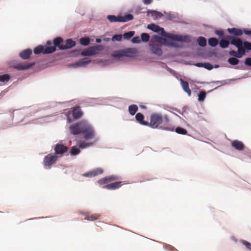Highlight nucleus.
<instances>
[{"mask_svg": "<svg viewBox=\"0 0 251 251\" xmlns=\"http://www.w3.org/2000/svg\"><path fill=\"white\" fill-rule=\"evenodd\" d=\"M170 120L167 115L163 116L160 113H152L151 115L150 122L148 126L152 128H161L167 130H174V128L168 126Z\"/></svg>", "mask_w": 251, "mask_h": 251, "instance_id": "nucleus-1", "label": "nucleus"}, {"mask_svg": "<svg viewBox=\"0 0 251 251\" xmlns=\"http://www.w3.org/2000/svg\"><path fill=\"white\" fill-rule=\"evenodd\" d=\"M63 42L61 37H57L53 40V45H52V43L50 41L47 42V45L48 46H44L42 45H39L35 48L33 50V52L35 54H39L41 53L43 54L51 53L56 50V47L59 48Z\"/></svg>", "mask_w": 251, "mask_h": 251, "instance_id": "nucleus-2", "label": "nucleus"}, {"mask_svg": "<svg viewBox=\"0 0 251 251\" xmlns=\"http://www.w3.org/2000/svg\"><path fill=\"white\" fill-rule=\"evenodd\" d=\"M148 28L155 32H161L162 36L169 38L173 41L185 42L188 43L190 42L191 41L190 37L187 35L182 36L166 33L163 28L160 27L159 26L154 24L148 25Z\"/></svg>", "mask_w": 251, "mask_h": 251, "instance_id": "nucleus-3", "label": "nucleus"}, {"mask_svg": "<svg viewBox=\"0 0 251 251\" xmlns=\"http://www.w3.org/2000/svg\"><path fill=\"white\" fill-rule=\"evenodd\" d=\"M227 39L230 41L231 45L235 46L238 48V52L234 50L229 51V54L237 58L242 57L246 53V49L243 46V42L240 38L232 36H228Z\"/></svg>", "mask_w": 251, "mask_h": 251, "instance_id": "nucleus-4", "label": "nucleus"}, {"mask_svg": "<svg viewBox=\"0 0 251 251\" xmlns=\"http://www.w3.org/2000/svg\"><path fill=\"white\" fill-rule=\"evenodd\" d=\"M107 19L111 23L113 22H126L133 19V16L132 14H128L124 16L115 15H108Z\"/></svg>", "mask_w": 251, "mask_h": 251, "instance_id": "nucleus-5", "label": "nucleus"}, {"mask_svg": "<svg viewBox=\"0 0 251 251\" xmlns=\"http://www.w3.org/2000/svg\"><path fill=\"white\" fill-rule=\"evenodd\" d=\"M103 50L101 45H96L90 47L84 50L81 53L82 56H92L99 53V52Z\"/></svg>", "mask_w": 251, "mask_h": 251, "instance_id": "nucleus-6", "label": "nucleus"}, {"mask_svg": "<svg viewBox=\"0 0 251 251\" xmlns=\"http://www.w3.org/2000/svg\"><path fill=\"white\" fill-rule=\"evenodd\" d=\"M82 133L83 134L84 138L87 140L92 139L95 136L94 129L85 122L84 124Z\"/></svg>", "mask_w": 251, "mask_h": 251, "instance_id": "nucleus-7", "label": "nucleus"}, {"mask_svg": "<svg viewBox=\"0 0 251 251\" xmlns=\"http://www.w3.org/2000/svg\"><path fill=\"white\" fill-rule=\"evenodd\" d=\"M58 159V156L53 153H49L44 159V164L45 166L50 168L51 165L54 164Z\"/></svg>", "mask_w": 251, "mask_h": 251, "instance_id": "nucleus-8", "label": "nucleus"}, {"mask_svg": "<svg viewBox=\"0 0 251 251\" xmlns=\"http://www.w3.org/2000/svg\"><path fill=\"white\" fill-rule=\"evenodd\" d=\"M85 122L81 121L70 126V130L72 134L77 135L81 133Z\"/></svg>", "mask_w": 251, "mask_h": 251, "instance_id": "nucleus-9", "label": "nucleus"}, {"mask_svg": "<svg viewBox=\"0 0 251 251\" xmlns=\"http://www.w3.org/2000/svg\"><path fill=\"white\" fill-rule=\"evenodd\" d=\"M35 64V62L33 63H20L13 64L12 67L18 70H25L32 67Z\"/></svg>", "mask_w": 251, "mask_h": 251, "instance_id": "nucleus-10", "label": "nucleus"}, {"mask_svg": "<svg viewBox=\"0 0 251 251\" xmlns=\"http://www.w3.org/2000/svg\"><path fill=\"white\" fill-rule=\"evenodd\" d=\"M55 155L58 156V158L62 156L63 154L67 152L68 148L62 144H57L54 147Z\"/></svg>", "mask_w": 251, "mask_h": 251, "instance_id": "nucleus-11", "label": "nucleus"}, {"mask_svg": "<svg viewBox=\"0 0 251 251\" xmlns=\"http://www.w3.org/2000/svg\"><path fill=\"white\" fill-rule=\"evenodd\" d=\"M118 179V178L116 176H106L105 177L101 178L99 179L98 181V183L100 185H103L105 184H107L109 182L114 181Z\"/></svg>", "mask_w": 251, "mask_h": 251, "instance_id": "nucleus-12", "label": "nucleus"}, {"mask_svg": "<svg viewBox=\"0 0 251 251\" xmlns=\"http://www.w3.org/2000/svg\"><path fill=\"white\" fill-rule=\"evenodd\" d=\"M75 45V41L72 39H68L65 41V44H62L59 47V49L61 50L70 49Z\"/></svg>", "mask_w": 251, "mask_h": 251, "instance_id": "nucleus-13", "label": "nucleus"}, {"mask_svg": "<svg viewBox=\"0 0 251 251\" xmlns=\"http://www.w3.org/2000/svg\"><path fill=\"white\" fill-rule=\"evenodd\" d=\"M137 52V50L135 48H127L124 50V56L126 57H135Z\"/></svg>", "mask_w": 251, "mask_h": 251, "instance_id": "nucleus-14", "label": "nucleus"}, {"mask_svg": "<svg viewBox=\"0 0 251 251\" xmlns=\"http://www.w3.org/2000/svg\"><path fill=\"white\" fill-rule=\"evenodd\" d=\"M122 181H117L106 184L102 187L103 189L108 190H115L119 188L122 186Z\"/></svg>", "mask_w": 251, "mask_h": 251, "instance_id": "nucleus-15", "label": "nucleus"}, {"mask_svg": "<svg viewBox=\"0 0 251 251\" xmlns=\"http://www.w3.org/2000/svg\"><path fill=\"white\" fill-rule=\"evenodd\" d=\"M72 115L74 118L75 120L79 119L83 115V112L80 107H75L74 108L72 111Z\"/></svg>", "mask_w": 251, "mask_h": 251, "instance_id": "nucleus-16", "label": "nucleus"}, {"mask_svg": "<svg viewBox=\"0 0 251 251\" xmlns=\"http://www.w3.org/2000/svg\"><path fill=\"white\" fill-rule=\"evenodd\" d=\"M231 146L234 149L238 151H242L245 148L244 145L242 142L236 140L232 142Z\"/></svg>", "mask_w": 251, "mask_h": 251, "instance_id": "nucleus-17", "label": "nucleus"}, {"mask_svg": "<svg viewBox=\"0 0 251 251\" xmlns=\"http://www.w3.org/2000/svg\"><path fill=\"white\" fill-rule=\"evenodd\" d=\"M103 170L100 168H97L84 175L85 176L93 177L103 173Z\"/></svg>", "mask_w": 251, "mask_h": 251, "instance_id": "nucleus-18", "label": "nucleus"}, {"mask_svg": "<svg viewBox=\"0 0 251 251\" xmlns=\"http://www.w3.org/2000/svg\"><path fill=\"white\" fill-rule=\"evenodd\" d=\"M32 53V50L30 49H27L21 51L19 54V56L22 59L25 60L29 58Z\"/></svg>", "mask_w": 251, "mask_h": 251, "instance_id": "nucleus-19", "label": "nucleus"}, {"mask_svg": "<svg viewBox=\"0 0 251 251\" xmlns=\"http://www.w3.org/2000/svg\"><path fill=\"white\" fill-rule=\"evenodd\" d=\"M135 119L136 121L141 125L148 126L149 125V122L147 121H145L144 116L143 114L141 113H138L136 114L135 116Z\"/></svg>", "mask_w": 251, "mask_h": 251, "instance_id": "nucleus-20", "label": "nucleus"}, {"mask_svg": "<svg viewBox=\"0 0 251 251\" xmlns=\"http://www.w3.org/2000/svg\"><path fill=\"white\" fill-rule=\"evenodd\" d=\"M180 80L183 90L184 91L187 93L189 96H190L191 95V90L189 88L188 82L183 80L182 79H180Z\"/></svg>", "mask_w": 251, "mask_h": 251, "instance_id": "nucleus-21", "label": "nucleus"}, {"mask_svg": "<svg viewBox=\"0 0 251 251\" xmlns=\"http://www.w3.org/2000/svg\"><path fill=\"white\" fill-rule=\"evenodd\" d=\"M151 51L154 54L157 55H161L162 54V51L160 46L155 44L153 45L151 48Z\"/></svg>", "mask_w": 251, "mask_h": 251, "instance_id": "nucleus-22", "label": "nucleus"}, {"mask_svg": "<svg viewBox=\"0 0 251 251\" xmlns=\"http://www.w3.org/2000/svg\"><path fill=\"white\" fill-rule=\"evenodd\" d=\"M147 15L148 16H151L154 19H157L158 18H161L163 15L160 12H159L156 11L154 10H148L147 12Z\"/></svg>", "mask_w": 251, "mask_h": 251, "instance_id": "nucleus-23", "label": "nucleus"}, {"mask_svg": "<svg viewBox=\"0 0 251 251\" xmlns=\"http://www.w3.org/2000/svg\"><path fill=\"white\" fill-rule=\"evenodd\" d=\"M227 31L229 33L236 36H241L243 34V31L241 29L236 28H228Z\"/></svg>", "mask_w": 251, "mask_h": 251, "instance_id": "nucleus-24", "label": "nucleus"}, {"mask_svg": "<svg viewBox=\"0 0 251 251\" xmlns=\"http://www.w3.org/2000/svg\"><path fill=\"white\" fill-rule=\"evenodd\" d=\"M138 110V107L136 104H132L128 107V111L130 115H134Z\"/></svg>", "mask_w": 251, "mask_h": 251, "instance_id": "nucleus-25", "label": "nucleus"}, {"mask_svg": "<svg viewBox=\"0 0 251 251\" xmlns=\"http://www.w3.org/2000/svg\"><path fill=\"white\" fill-rule=\"evenodd\" d=\"M100 217L99 214L95 213L91 215H86L84 219L88 221H95L98 219Z\"/></svg>", "mask_w": 251, "mask_h": 251, "instance_id": "nucleus-26", "label": "nucleus"}, {"mask_svg": "<svg viewBox=\"0 0 251 251\" xmlns=\"http://www.w3.org/2000/svg\"><path fill=\"white\" fill-rule=\"evenodd\" d=\"M198 44L201 47H205L206 45V39L203 37H199L197 40Z\"/></svg>", "mask_w": 251, "mask_h": 251, "instance_id": "nucleus-27", "label": "nucleus"}, {"mask_svg": "<svg viewBox=\"0 0 251 251\" xmlns=\"http://www.w3.org/2000/svg\"><path fill=\"white\" fill-rule=\"evenodd\" d=\"M208 44L211 47H215L218 44V40L216 38H210L208 39Z\"/></svg>", "mask_w": 251, "mask_h": 251, "instance_id": "nucleus-28", "label": "nucleus"}, {"mask_svg": "<svg viewBox=\"0 0 251 251\" xmlns=\"http://www.w3.org/2000/svg\"><path fill=\"white\" fill-rule=\"evenodd\" d=\"M229 44V41L225 39H222L219 42L220 46L222 49H225L227 48Z\"/></svg>", "mask_w": 251, "mask_h": 251, "instance_id": "nucleus-29", "label": "nucleus"}, {"mask_svg": "<svg viewBox=\"0 0 251 251\" xmlns=\"http://www.w3.org/2000/svg\"><path fill=\"white\" fill-rule=\"evenodd\" d=\"M80 153V150L78 148L74 146L71 148L70 153L72 155H76Z\"/></svg>", "mask_w": 251, "mask_h": 251, "instance_id": "nucleus-30", "label": "nucleus"}, {"mask_svg": "<svg viewBox=\"0 0 251 251\" xmlns=\"http://www.w3.org/2000/svg\"><path fill=\"white\" fill-rule=\"evenodd\" d=\"M175 131L177 133L180 134L186 135L187 134V130L181 127H176Z\"/></svg>", "mask_w": 251, "mask_h": 251, "instance_id": "nucleus-31", "label": "nucleus"}, {"mask_svg": "<svg viewBox=\"0 0 251 251\" xmlns=\"http://www.w3.org/2000/svg\"><path fill=\"white\" fill-rule=\"evenodd\" d=\"M228 62L231 65H236L239 63V60L237 58V57H231L228 58Z\"/></svg>", "mask_w": 251, "mask_h": 251, "instance_id": "nucleus-32", "label": "nucleus"}, {"mask_svg": "<svg viewBox=\"0 0 251 251\" xmlns=\"http://www.w3.org/2000/svg\"><path fill=\"white\" fill-rule=\"evenodd\" d=\"M90 42V41L89 38H81L80 39V44L83 46H88Z\"/></svg>", "mask_w": 251, "mask_h": 251, "instance_id": "nucleus-33", "label": "nucleus"}, {"mask_svg": "<svg viewBox=\"0 0 251 251\" xmlns=\"http://www.w3.org/2000/svg\"><path fill=\"white\" fill-rule=\"evenodd\" d=\"M112 55H113V56H114L115 57H121L125 56L124 53V50L115 51L113 53Z\"/></svg>", "mask_w": 251, "mask_h": 251, "instance_id": "nucleus-34", "label": "nucleus"}, {"mask_svg": "<svg viewBox=\"0 0 251 251\" xmlns=\"http://www.w3.org/2000/svg\"><path fill=\"white\" fill-rule=\"evenodd\" d=\"M206 94L205 92H204L203 91H200V92L198 95L199 101H203L206 97Z\"/></svg>", "mask_w": 251, "mask_h": 251, "instance_id": "nucleus-35", "label": "nucleus"}, {"mask_svg": "<svg viewBox=\"0 0 251 251\" xmlns=\"http://www.w3.org/2000/svg\"><path fill=\"white\" fill-rule=\"evenodd\" d=\"M134 33L133 31L126 32L123 34V37L126 39H129L134 35Z\"/></svg>", "mask_w": 251, "mask_h": 251, "instance_id": "nucleus-36", "label": "nucleus"}, {"mask_svg": "<svg viewBox=\"0 0 251 251\" xmlns=\"http://www.w3.org/2000/svg\"><path fill=\"white\" fill-rule=\"evenodd\" d=\"M10 76L8 74H4L0 75V81L5 82L8 81L10 79Z\"/></svg>", "mask_w": 251, "mask_h": 251, "instance_id": "nucleus-37", "label": "nucleus"}, {"mask_svg": "<svg viewBox=\"0 0 251 251\" xmlns=\"http://www.w3.org/2000/svg\"><path fill=\"white\" fill-rule=\"evenodd\" d=\"M141 40L144 42H148L150 39L149 35L146 33H143L141 35Z\"/></svg>", "mask_w": 251, "mask_h": 251, "instance_id": "nucleus-38", "label": "nucleus"}, {"mask_svg": "<svg viewBox=\"0 0 251 251\" xmlns=\"http://www.w3.org/2000/svg\"><path fill=\"white\" fill-rule=\"evenodd\" d=\"M92 145V144L91 143H86L85 142H81L79 144V148H81V149H84L85 148H87L90 146H91Z\"/></svg>", "mask_w": 251, "mask_h": 251, "instance_id": "nucleus-39", "label": "nucleus"}, {"mask_svg": "<svg viewBox=\"0 0 251 251\" xmlns=\"http://www.w3.org/2000/svg\"><path fill=\"white\" fill-rule=\"evenodd\" d=\"M241 242L246 246L247 249L251 251V244L250 242L244 240H241Z\"/></svg>", "mask_w": 251, "mask_h": 251, "instance_id": "nucleus-40", "label": "nucleus"}, {"mask_svg": "<svg viewBox=\"0 0 251 251\" xmlns=\"http://www.w3.org/2000/svg\"><path fill=\"white\" fill-rule=\"evenodd\" d=\"M243 47L247 50H251V43L247 41L243 42Z\"/></svg>", "mask_w": 251, "mask_h": 251, "instance_id": "nucleus-41", "label": "nucleus"}, {"mask_svg": "<svg viewBox=\"0 0 251 251\" xmlns=\"http://www.w3.org/2000/svg\"><path fill=\"white\" fill-rule=\"evenodd\" d=\"M90 61H91L90 60L85 58H83V59H81L79 61V63L81 65L88 64L90 62Z\"/></svg>", "mask_w": 251, "mask_h": 251, "instance_id": "nucleus-42", "label": "nucleus"}, {"mask_svg": "<svg viewBox=\"0 0 251 251\" xmlns=\"http://www.w3.org/2000/svg\"><path fill=\"white\" fill-rule=\"evenodd\" d=\"M122 39V35H115L112 37L113 41H120Z\"/></svg>", "mask_w": 251, "mask_h": 251, "instance_id": "nucleus-43", "label": "nucleus"}, {"mask_svg": "<svg viewBox=\"0 0 251 251\" xmlns=\"http://www.w3.org/2000/svg\"><path fill=\"white\" fill-rule=\"evenodd\" d=\"M204 68H205V69H206L208 70H210L213 69V67L212 65H211L209 63H204Z\"/></svg>", "mask_w": 251, "mask_h": 251, "instance_id": "nucleus-44", "label": "nucleus"}, {"mask_svg": "<svg viewBox=\"0 0 251 251\" xmlns=\"http://www.w3.org/2000/svg\"><path fill=\"white\" fill-rule=\"evenodd\" d=\"M132 42L133 43H139L141 42V40L139 36H136L132 39Z\"/></svg>", "mask_w": 251, "mask_h": 251, "instance_id": "nucleus-45", "label": "nucleus"}, {"mask_svg": "<svg viewBox=\"0 0 251 251\" xmlns=\"http://www.w3.org/2000/svg\"><path fill=\"white\" fill-rule=\"evenodd\" d=\"M152 40L158 42H161L162 40H165V39H163L162 38L158 36H154L152 37Z\"/></svg>", "mask_w": 251, "mask_h": 251, "instance_id": "nucleus-46", "label": "nucleus"}, {"mask_svg": "<svg viewBox=\"0 0 251 251\" xmlns=\"http://www.w3.org/2000/svg\"><path fill=\"white\" fill-rule=\"evenodd\" d=\"M245 63L247 66H251V58H247L245 60Z\"/></svg>", "mask_w": 251, "mask_h": 251, "instance_id": "nucleus-47", "label": "nucleus"}, {"mask_svg": "<svg viewBox=\"0 0 251 251\" xmlns=\"http://www.w3.org/2000/svg\"><path fill=\"white\" fill-rule=\"evenodd\" d=\"M142 1L145 4L148 5L151 4L153 0H142Z\"/></svg>", "mask_w": 251, "mask_h": 251, "instance_id": "nucleus-48", "label": "nucleus"}, {"mask_svg": "<svg viewBox=\"0 0 251 251\" xmlns=\"http://www.w3.org/2000/svg\"><path fill=\"white\" fill-rule=\"evenodd\" d=\"M216 34L219 36H223L224 35V32L222 30H217Z\"/></svg>", "mask_w": 251, "mask_h": 251, "instance_id": "nucleus-49", "label": "nucleus"}, {"mask_svg": "<svg viewBox=\"0 0 251 251\" xmlns=\"http://www.w3.org/2000/svg\"><path fill=\"white\" fill-rule=\"evenodd\" d=\"M195 65L198 67H204V63H197Z\"/></svg>", "mask_w": 251, "mask_h": 251, "instance_id": "nucleus-50", "label": "nucleus"}, {"mask_svg": "<svg viewBox=\"0 0 251 251\" xmlns=\"http://www.w3.org/2000/svg\"><path fill=\"white\" fill-rule=\"evenodd\" d=\"M244 32L246 35H251V31L247 30H244Z\"/></svg>", "mask_w": 251, "mask_h": 251, "instance_id": "nucleus-51", "label": "nucleus"}, {"mask_svg": "<svg viewBox=\"0 0 251 251\" xmlns=\"http://www.w3.org/2000/svg\"><path fill=\"white\" fill-rule=\"evenodd\" d=\"M67 120L69 123H71L72 122L71 118L69 117L68 116H67Z\"/></svg>", "mask_w": 251, "mask_h": 251, "instance_id": "nucleus-52", "label": "nucleus"}, {"mask_svg": "<svg viewBox=\"0 0 251 251\" xmlns=\"http://www.w3.org/2000/svg\"><path fill=\"white\" fill-rule=\"evenodd\" d=\"M96 42L97 43H100L101 42V39H96Z\"/></svg>", "mask_w": 251, "mask_h": 251, "instance_id": "nucleus-53", "label": "nucleus"}, {"mask_svg": "<svg viewBox=\"0 0 251 251\" xmlns=\"http://www.w3.org/2000/svg\"><path fill=\"white\" fill-rule=\"evenodd\" d=\"M219 82H220V81H217V83H219Z\"/></svg>", "mask_w": 251, "mask_h": 251, "instance_id": "nucleus-54", "label": "nucleus"}]
</instances>
